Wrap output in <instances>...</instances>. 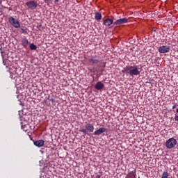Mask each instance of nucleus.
Returning a JSON list of instances; mask_svg holds the SVG:
<instances>
[{
	"label": "nucleus",
	"instance_id": "f257e3e1",
	"mask_svg": "<svg viewBox=\"0 0 178 178\" xmlns=\"http://www.w3.org/2000/svg\"><path fill=\"white\" fill-rule=\"evenodd\" d=\"M122 72H126L127 74L131 76V77H134V76H140L141 70L138 68L137 65H129L124 67Z\"/></svg>",
	"mask_w": 178,
	"mask_h": 178
},
{
	"label": "nucleus",
	"instance_id": "f03ea898",
	"mask_svg": "<svg viewBox=\"0 0 178 178\" xmlns=\"http://www.w3.org/2000/svg\"><path fill=\"white\" fill-rule=\"evenodd\" d=\"M176 144H177V140L175 138H170L166 140L165 147L168 149H172V148L176 147Z\"/></svg>",
	"mask_w": 178,
	"mask_h": 178
},
{
	"label": "nucleus",
	"instance_id": "7ed1b4c3",
	"mask_svg": "<svg viewBox=\"0 0 178 178\" xmlns=\"http://www.w3.org/2000/svg\"><path fill=\"white\" fill-rule=\"evenodd\" d=\"M85 127L86 129H80L79 131L84 134H87V131H89L90 133L94 132V125H92V124L87 123Z\"/></svg>",
	"mask_w": 178,
	"mask_h": 178
},
{
	"label": "nucleus",
	"instance_id": "20e7f679",
	"mask_svg": "<svg viewBox=\"0 0 178 178\" xmlns=\"http://www.w3.org/2000/svg\"><path fill=\"white\" fill-rule=\"evenodd\" d=\"M25 5L29 8V9H31V10H34V9H37V7L38 6V3H37V1H35L33 0L27 1L25 3Z\"/></svg>",
	"mask_w": 178,
	"mask_h": 178
},
{
	"label": "nucleus",
	"instance_id": "39448f33",
	"mask_svg": "<svg viewBox=\"0 0 178 178\" xmlns=\"http://www.w3.org/2000/svg\"><path fill=\"white\" fill-rule=\"evenodd\" d=\"M8 22L15 29H19V27H20V22H19V20L15 19L13 17H10L8 19Z\"/></svg>",
	"mask_w": 178,
	"mask_h": 178
},
{
	"label": "nucleus",
	"instance_id": "423d86ee",
	"mask_svg": "<svg viewBox=\"0 0 178 178\" xmlns=\"http://www.w3.org/2000/svg\"><path fill=\"white\" fill-rule=\"evenodd\" d=\"M99 63V60L97 59V56H92L89 58L88 65L90 66H94V65H98Z\"/></svg>",
	"mask_w": 178,
	"mask_h": 178
},
{
	"label": "nucleus",
	"instance_id": "0eeeda50",
	"mask_svg": "<svg viewBox=\"0 0 178 178\" xmlns=\"http://www.w3.org/2000/svg\"><path fill=\"white\" fill-rule=\"evenodd\" d=\"M158 51L160 54H168V52L170 51V47L165 45L161 46L159 47Z\"/></svg>",
	"mask_w": 178,
	"mask_h": 178
},
{
	"label": "nucleus",
	"instance_id": "6e6552de",
	"mask_svg": "<svg viewBox=\"0 0 178 178\" xmlns=\"http://www.w3.org/2000/svg\"><path fill=\"white\" fill-rule=\"evenodd\" d=\"M127 22H129V19H127V17L124 18H121L119 19H117L114 23V26H119L120 24H124V23H127Z\"/></svg>",
	"mask_w": 178,
	"mask_h": 178
},
{
	"label": "nucleus",
	"instance_id": "1a4fd4ad",
	"mask_svg": "<svg viewBox=\"0 0 178 178\" xmlns=\"http://www.w3.org/2000/svg\"><path fill=\"white\" fill-rule=\"evenodd\" d=\"M113 19L111 18H106V19L104 20L103 22V25L106 26V27H109L111 24H113Z\"/></svg>",
	"mask_w": 178,
	"mask_h": 178
},
{
	"label": "nucleus",
	"instance_id": "9d476101",
	"mask_svg": "<svg viewBox=\"0 0 178 178\" xmlns=\"http://www.w3.org/2000/svg\"><path fill=\"white\" fill-rule=\"evenodd\" d=\"M33 144L34 145H35V147H38V148H40V147H44V144H45V141H44V140L42 139H40L39 140L33 141Z\"/></svg>",
	"mask_w": 178,
	"mask_h": 178
},
{
	"label": "nucleus",
	"instance_id": "9b49d317",
	"mask_svg": "<svg viewBox=\"0 0 178 178\" xmlns=\"http://www.w3.org/2000/svg\"><path fill=\"white\" fill-rule=\"evenodd\" d=\"M29 44H30V42H29L27 38H23L21 40V45H22L24 48H27L29 47Z\"/></svg>",
	"mask_w": 178,
	"mask_h": 178
},
{
	"label": "nucleus",
	"instance_id": "f8f14e48",
	"mask_svg": "<svg viewBox=\"0 0 178 178\" xmlns=\"http://www.w3.org/2000/svg\"><path fill=\"white\" fill-rule=\"evenodd\" d=\"M106 131V129L104 127L99 128V129L96 130L93 134L94 136H100V134H102V133H105Z\"/></svg>",
	"mask_w": 178,
	"mask_h": 178
},
{
	"label": "nucleus",
	"instance_id": "ddd939ff",
	"mask_svg": "<svg viewBox=\"0 0 178 178\" xmlns=\"http://www.w3.org/2000/svg\"><path fill=\"white\" fill-rule=\"evenodd\" d=\"M104 85L101 81H98L95 85V90H97V91H99L100 90H102V88H104Z\"/></svg>",
	"mask_w": 178,
	"mask_h": 178
},
{
	"label": "nucleus",
	"instance_id": "4468645a",
	"mask_svg": "<svg viewBox=\"0 0 178 178\" xmlns=\"http://www.w3.org/2000/svg\"><path fill=\"white\" fill-rule=\"evenodd\" d=\"M95 19L97 22H99V20H101V19H102V14H101V13H95Z\"/></svg>",
	"mask_w": 178,
	"mask_h": 178
},
{
	"label": "nucleus",
	"instance_id": "2eb2a0df",
	"mask_svg": "<svg viewBox=\"0 0 178 178\" xmlns=\"http://www.w3.org/2000/svg\"><path fill=\"white\" fill-rule=\"evenodd\" d=\"M29 48L31 51H35L37 49V45L34 44L33 43H31L29 46Z\"/></svg>",
	"mask_w": 178,
	"mask_h": 178
},
{
	"label": "nucleus",
	"instance_id": "dca6fc26",
	"mask_svg": "<svg viewBox=\"0 0 178 178\" xmlns=\"http://www.w3.org/2000/svg\"><path fill=\"white\" fill-rule=\"evenodd\" d=\"M161 178H169V172L164 171L161 175Z\"/></svg>",
	"mask_w": 178,
	"mask_h": 178
},
{
	"label": "nucleus",
	"instance_id": "f3484780",
	"mask_svg": "<svg viewBox=\"0 0 178 178\" xmlns=\"http://www.w3.org/2000/svg\"><path fill=\"white\" fill-rule=\"evenodd\" d=\"M21 32L23 34H27V29H26V27H24V26L21 28Z\"/></svg>",
	"mask_w": 178,
	"mask_h": 178
},
{
	"label": "nucleus",
	"instance_id": "a211bd4d",
	"mask_svg": "<svg viewBox=\"0 0 178 178\" xmlns=\"http://www.w3.org/2000/svg\"><path fill=\"white\" fill-rule=\"evenodd\" d=\"M48 101H50V102H52V104H55L56 101L54 99V98L51 97L50 96L48 97L47 98Z\"/></svg>",
	"mask_w": 178,
	"mask_h": 178
},
{
	"label": "nucleus",
	"instance_id": "6ab92c4d",
	"mask_svg": "<svg viewBox=\"0 0 178 178\" xmlns=\"http://www.w3.org/2000/svg\"><path fill=\"white\" fill-rule=\"evenodd\" d=\"M98 66H99V67H101V66H102L103 67H105V63H101L100 65H98Z\"/></svg>",
	"mask_w": 178,
	"mask_h": 178
},
{
	"label": "nucleus",
	"instance_id": "aec40b11",
	"mask_svg": "<svg viewBox=\"0 0 178 178\" xmlns=\"http://www.w3.org/2000/svg\"><path fill=\"white\" fill-rule=\"evenodd\" d=\"M175 122H178V115H175Z\"/></svg>",
	"mask_w": 178,
	"mask_h": 178
},
{
	"label": "nucleus",
	"instance_id": "412c9836",
	"mask_svg": "<svg viewBox=\"0 0 178 178\" xmlns=\"http://www.w3.org/2000/svg\"><path fill=\"white\" fill-rule=\"evenodd\" d=\"M28 135L29 136L30 140H31L32 141L34 142V140H33V138L31 137V135H30V134H28Z\"/></svg>",
	"mask_w": 178,
	"mask_h": 178
},
{
	"label": "nucleus",
	"instance_id": "4be33fe9",
	"mask_svg": "<svg viewBox=\"0 0 178 178\" xmlns=\"http://www.w3.org/2000/svg\"><path fill=\"white\" fill-rule=\"evenodd\" d=\"M22 130H24V131H27L26 129H24V126H22Z\"/></svg>",
	"mask_w": 178,
	"mask_h": 178
},
{
	"label": "nucleus",
	"instance_id": "5701e85b",
	"mask_svg": "<svg viewBox=\"0 0 178 178\" xmlns=\"http://www.w3.org/2000/svg\"><path fill=\"white\" fill-rule=\"evenodd\" d=\"M44 2H45V3H48V2H49L50 0H43Z\"/></svg>",
	"mask_w": 178,
	"mask_h": 178
},
{
	"label": "nucleus",
	"instance_id": "b1692460",
	"mask_svg": "<svg viewBox=\"0 0 178 178\" xmlns=\"http://www.w3.org/2000/svg\"><path fill=\"white\" fill-rule=\"evenodd\" d=\"M95 178H101V175H97Z\"/></svg>",
	"mask_w": 178,
	"mask_h": 178
},
{
	"label": "nucleus",
	"instance_id": "393cba45",
	"mask_svg": "<svg viewBox=\"0 0 178 178\" xmlns=\"http://www.w3.org/2000/svg\"><path fill=\"white\" fill-rule=\"evenodd\" d=\"M172 109H176V105H174V106H172Z\"/></svg>",
	"mask_w": 178,
	"mask_h": 178
},
{
	"label": "nucleus",
	"instance_id": "a878e982",
	"mask_svg": "<svg viewBox=\"0 0 178 178\" xmlns=\"http://www.w3.org/2000/svg\"><path fill=\"white\" fill-rule=\"evenodd\" d=\"M2 2H3V0H0V5L2 3Z\"/></svg>",
	"mask_w": 178,
	"mask_h": 178
},
{
	"label": "nucleus",
	"instance_id": "bb28decb",
	"mask_svg": "<svg viewBox=\"0 0 178 178\" xmlns=\"http://www.w3.org/2000/svg\"><path fill=\"white\" fill-rule=\"evenodd\" d=\"M55 2L56 3V2H59V0H55Z\"/></svg>",
	"mask_w": 178,
	"mask_h": 178
}]
</instances>
